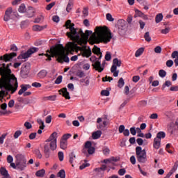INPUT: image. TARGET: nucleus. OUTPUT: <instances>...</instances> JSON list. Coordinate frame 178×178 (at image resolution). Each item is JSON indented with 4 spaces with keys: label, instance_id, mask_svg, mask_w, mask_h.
Segmentation results:
<instances>
[{
    "label": "nucleus",
    "instance_id": "43",
    "mask_svg": "<svg viewBox=\"0 0 178 178\" xmlns=\"http://www.w3.org/2000/svg\"><path fill=\"white\" fill-rule=\"evenodd\" d=\"M76 76H77L78 77H80V79H81V78L86 76V74H84V72H83L82 70H79V71L76 72Z\"/></svg>",
    "mask_w": 178,
    "mask_h": 178
},
{
    "label": "nucleus",
    "instance_id": "29",
    "mask_svg": "<svg viewBox=\"0 0 178 178\" xmlns=\"http://www.w3.org/2000/svg\"><path fill=\"white\" fill-rule=\"evenodd\" d=\"M144 53V47H140L139 48L135 54V56L136 58H138V56H141V55H143V54Z\"/></svg>",
    "mask_w": 178,
    "mask_h": 178
},
{
    "label": "nucleus",
    "instance_id": "61",
    "mask_svg": "<svg viewBox=\"0 0 178 178\" xmlns=\"http://www.w3.org/2000/svg\"><path fill=\"white\" fill-rule=\"evenodd\" d=\"M42 85L40 83L38 82H33L32 83V87H35V88H41Z\"/></svg>",
    "mask_w": 178,
    "mask_h": 178
},
{
    "label": "nucleus",
    "instance_id": "11",
    "mask_svg": "<svg viewBox=\"0 0 178 178\" xmlns=\"http://www.w3.org/2000/svg\"><path fill=\"white\" fill-rule=\"evenodd\" d=\"M11 19H13V9L10 7L5 11L3 20L4 22H9Z\"/></svg>",
    "mask_w": 178,
    "mask_h": 178
},
{
    "label": "nucleus",
    "instance_id": "12",
    "mask_svg": "<svg viewBox=\"0 0 178 178\" xmlns=\"http://www.w3.org/2000/svg\"><path fill=\"white\" fill-rule=\"evenodd\" d=\"M97 123L99 124L97 126V129H104V127H106L108 126V119L107 118H97Z\"/></svg>",
    "mask_w": 178,
    "mask_h": 178
},
{
    "label": "nucleus",
    "instance_id": "62",
    "mask_svg": "<svg viewBox=\"0 0 178 178\" xmlns=\"http://www.w3.org/2000/svg\"><path fill=\"white\" fill-rule=\"evenodd\" d=\"M173 61L172 60H168L166 61L167 67H172L173 66Z\"/></svg>",
    "mask_w": 178,
    "mask_h": 178
},
{
    "label": "nucleus",
    "instance_id": "32",
    "mask_svg": "<svg viewBox=\"0 0 178 178\" xmlns=\"http://www.w3.org/2000/svg\"><path fill=\"white\" fill-rule=\"evenodd\" d=\"M165 137H166V134L164 131H159L157 133L156 138L161 140V138H165Z\"/></svg>",
    "mask_w": 178,
    "mask_h": 178
},
{
    "label": "nucleus",
    "instance_id": "37",
    "mask_svg": "<svg viewBox=\"0 0 178 178\" xmlns=\"http://www.w3.org/2000/svg\"><path fill=\"white\" fill-rule=\"evenodd\" d=\"M159 76L161 77V79L166 77V71H165V70H160L159 71Z\"/></svg>",
    "mask_w": 178,
    "mask_h": 178
},
{
    "label": "nucleus",
    "instance_id": "13",
    "mask_svg": "<svg viewBox=\"0 0 178 178\" xmlns=\"http://www.w3.org/2000/svg\"><path fill=\"white\" fill-rule=\"evenodd\" d=\"M15 56H17V54L13 52L10 54H6L0 57L1 60H4V62H9L10 59H13Z\"/></svg>",
    "mask_w": 178,
    "mask_h": 178
},
{
    "label": "nucleus",
    "instance_id": "15",
    "mask_svg": "<svg viewBox=\"0 0 178 178\" xmlns=\"http://www.w3.org/2000/svg\"><path fill=\"white\" fill-rule=\"evenodd\" d=\"M35 13V9H34V8L33 7H29L26 10V17H29V18L34 17Z\"/></svg>",
    "mask_w": 178,
    "mask_h": 178
},
{
    "label": "nucleus",
    "instance_id": "52",
    "mask_svg": "<svg viewBox=\"0 0 178 178\" xmlns=\"http://www.w3.org/2000/svg\"><path fill=\"white\" fill-rule=\"evenodd\" d=\"M154 52L156 54H161V52H162V47H161V46H156L154 48Z\"/></svg>",
    "mask_w": 178,
    "mask_h": 178
},
{
    "label": "nucleus",
    "instance_id": "59",
    "mask_svg": "<svg viewBox=\"0 0 178 178\" xmlns=\"http://www.w3.org/2000/svg\"><path fill=\"white\" fill-rule=\"evenodd\" d=\"M169 31H170V28L166 27L165 29H162L161 33V34H168V33H169Z\"/></svg>",
    "mask_w": 178,
    "mask_h": 178
},
{
    "label": "nucleus",
    "instance_id": "27",
    "mask_svg": "<svg viewBox=\"0 0 178 178\" xmlns=\"http://www.w3.org/2000/svg\"><path fill=\"white\" fill-rule=\"evenodd\" d=\"M6 65L3 64V67H1L0 69H2L3 70H4V72H3V74H6V70H10V74H12V70L9 68V65H7L6 67H5ZM0 76H1V79H2V74H0Z\"/></svg>",
    "mask_w": 178,
    "mask_h": 178
},
{
    "label": "nucleus",
    "instance_id": "28",
    "mask_svg": "<svg viewBox=\"0 0 178 178\" xmlns=\"http://www.w3.org/2000/svg\"><path fill=\"white\" fill-rule=\"evenodd\" d=\"M44 175L45 170L44 169L40 170L35 172V176H37V177H44Z\"/></svg>",
    "mask_w": 178,
    "mask_h": 178
},
{
    "label": "nucleus",
    "instance_id": "51",
    "mask_svg": "<svg viewBox=\"0 0 178 178\" xmlns=\"http://www.w3.org/2000/svg\"><path fill=\"white\" fill-rule=\"evenodd\" d=\"M20 136H22V131L18 130L15 132L14 138H19V137H20Z\"/></svg>",
    "mask_w": 178,
    "mask_h": 178
},
{
    "label": "nucleus",
    "instance_id": "17",
    "mask_svg": "<svg viewBox=\"0 0 178 178\" xmlns=\"http://www.w3.org/2000/svg\"><path fill=\"white\" fill-rule=\"evenodd\" d=\"M164 115H165V116H166V118L168 119H169V120H175V113L170 111H165Z\"/></svg>",
    "mask_w": 178,
    "mask_h": 178
},
{
    "label": "nucleus",
    "instance_id": "42",
    "mask_svg": "<svg viewBox=\"0 0 178 178\" xmlns=\"http://www.w3.org/2000/svg\"><path fill=\"white\" fill-rule=\"evenodd\" d=\"M34 154L36 155L38 158H39V159H41L42 158V154H41V152L40 151V149H35Z\"/></svg>",
    "mask_w": 178,
    "mask_h": 178
},
{
    "label": "nucleus",
    "instance_id": "33",
    "mask_svg": "<svg viewBox=\"0 0 178 178\" xmlns=\"http://www.w3.org/2000/svg\"><path fill=\"white\" fill-rule=\"evenodd\" d=\"M72 8H73V1L70 0L67 5L66 12L69 13V12H70V10H72Z\"/></svg>",
    "mask_w": 178,
    "mask_h": 178
},
{
    "label": "nucleus",
    "instance_id": "19",
    "mask_svg": "<svg viewBox=\"0 0 178 178\" xmlns=\"http://www.w3.org/2000/svg\"><path fill=\"white\" fill-rule=\"evenodd\" d=\"M102 134V131H95L92 134V138L93 140H98V138H101Z\"/></svg>",
    "mask_w": 178,
    "mask_h": 178
},
{
    "label": "nucleus",
    "instance_id": "48",
    "mask_svg": "<svg viewBox=\"0 0 178 178\" xmlns=\"http://www.w3.org/2000/svg\"><path fill=\"white\" fill-rule=\"evenodd\" d=\"M55 6V2H51L46 6V10H51Z\"/></svg>",
    "mask_w": 178,
    "mask_h": 178
},
{
    "label": "nucleus",
    "instance_id": "46",
    "mask_svg": "<svg viewBox=\"0 0 178 178\" xmlns=\"http://www.w3.org/2000/svg\"><path fill=\"white\" fill-rule=\"evenodd\" d=\"M123 86H124V80H123V78H120L118 81V87L122 88Z\"/></svg>",
    "mask_w": 178,
    "mask_h": 178
},
{
    "label": "nucleus",
    "instance_id": "20",
    "mask_svg": "<svg viewBox=\"0 0 178 178\" xmlns=\"http://www.w3.org/2000/svg\"><path fill=\"white\" fill-rule=\"evenodd\" d=\"M44 29H47V25L40 26V25H34L33 26V31H42Z\"/></svg>",
    "mask_w": 178,
    "mask_h": 178
},
{
    "label": "nucleus",
    "instance_id": "57",
    "mask_svg": "<svg viewBox=\"0 0 178 178\" xmlns=\"http://www.w3.org/2000/svg\"><path fill=\"white\" fill-rule=\"evenodd\" d=\"M24 127H26V129L27 130H30V129H31L33 127V125H31V123H30L29 122H26L24 123Z\"/></svg>",
    "mask_w": 178,
    "mask_h": 178
},
{
    "label": "nucleus",
    "instance_id": "10",
    "mask_svg": "<svg viewBox=\"0 0 178 178\" xmlns=\"http://www.w3.org/2000/svg\"><path fill=\"white\" fill-rule=\"evenodd\" d=\"M38 51V48L37 47L31 48L26 52L19 56L18 59H26L27 58H30L31 55H33V54Z\"/></svg>",
    "mask_w": 178,
    "mask_h": 178
},
{
    "label": "nucleus",
    "instance_id": "47",
    "mask_svg": "<svg viewBox=\"0 0 178 178\" xmlns=\"http://www.w3.org/2000/svg\"><path fill=\"white\" fill-rule=\"evenodd\" d=\"M103 154L106 156H108V155H109V154H111V149H109V148H108V147L103 149Z\"/></svg>",
    "mask_w": 178,
    "mask_h": 178
},
{
    "label": "nucleus",
    "instance_id": "25",
    "mask_svg": "<svg viewBox=\"0 0 178 178\" xmlns=\"http://www.w3.org/2000/svg\"><path fill=\"white\" fill-rule=\"evenodd\" d=\"M47 74H48L47 70H43L38 74V76L39 77V79H44V77H47Z\"/></svg>",
    "mask_w": 178,
    "mask_h": 178
},
{
    "label": "nucleus",
    "instance_id": "24",
    "mask_svg": "<svg viewBox=\"0 0 178 178\" xmlns=\"http://www.w3.org/2000/svg\"><path fill=\"white\" fill-rule=\"evenodd\" d=\"M60 147L61 149H66L67 148V140H60Z\"/></svg>",
    "mask_w": 178,
    "mask_h": 178
},
{
    "label": "nucleus",
    "instance_id": "3",
    "mask_svg": "<svg viewBox=\"0 0 178 178\" xmlns=\"http://www.w3.org/2000/svg\"><path fill=\"white\" fill-rule=\"evenodd\" d=\"M5 70L0 68V74H2V78H0V101L3 102V98L8 94L6 91H11V94L16 92L19 83L17 79L14 74H10V70L6 71V74H3Z\"/></svg>",
    "mask_w": 178,
    "mask_h": 178
},
{
    "label": "nucleus",
    "instance_id": "31",
    "mask_svg": "<svg viewBox=\"0 0 178 178\" xmlns=\"http://www.w3.org/2000/svg\"><path fill=\"white\" fill-rule=\"evenodd\" d=\"M20 87H21V89L18 92L19 95H22V94L26 92L27 90V86H25L24 85H21Z\"/></svg>",
    "mask_w": 178,
    "mask_h": 178
},
{
    "label": "nucleus",
    "instance_id": "16",
    "mask_svg": "<svg viewBox=\"0 0 178 178\" xmlns=\"http://www.w3.org/2000/svg\"><path fill=\"white\" fill-rule=\"evenodd\" d=\"M60 92H62L63 97L65 98V99H70V95L69 92H67V88H63L60 90Z\"/></svg>",
    "mask_w": 178,
    "mask_h": 178
},
{
    "label": "nucleus",
    "instance_id": "23",
    "mask_svg": "<svg viewBox=\"0 0 178 178\" xmlns=\"http://www.w3.org/2000/svg\"><path fill=\"white\" fill-rule=\"evenodd\" d=\"M135 13H136L135 17H137V16H139L140 17H143V19H148V17L144 15V13L140 11V10H136Z\"/></svg>",
    "mask_w": 178,
    "mask_h": 178
},
{
    "label": "nucleus",
    "instance_id": "54",
    "mask_svg": "<svg viewBox=\"0 0 178 178\" xmlns=\"http://www.w3.org/2000/svg\"><path fill=\"white\" fill-rule=\"evenodd\" d=\"M129 131L132 136H136L137 134V130L136 129V127H131L129 129Z\"/></svg>",
    "mask_w": 178,
    "mask_h": 178
},
{
    "label": "nucleus",
    "instance_id": "34",
    "mask_svg": "<svg viewBox=\"0 0 178 178\" xmlns=\"http://www.w3.org/2000/svg\"><path fill=\"white\" fill-rule=\"evenodd\" d=\"M162 19H163V15L161 13L158 14L155 18L156 23H161Z\"/></svg>",
    "mask_w": 178,
    "mask_h": 178
},
{
    "label": "nucleus",
    "instance_id": "41",
    "mask_svg": "<svg viewBox=\"0 0 178 178\" xmlns=\"http://www.w3.org/2000/svg\"><path fill=\"white\" fill-rule=\"evenodd\" d=\"M0 173L2 175V176H9V174L8 173V170L5 169V168H1L0 169Z\"/></svg>",
    "mask_w": 178,
    "mask_h": 178
},
{
    "label": "nucleus",
    "instance_id": "53",
    "mask_svg": "<svg viewBox=\"0 0 178 178\" xmlns=\"http://www.w3.org/2000/svg\"><path fill=\"white\" fill-rule=\"evenodd\" d=\"M126 174V169L124 168H121L118 170V175L120 176H124V175Z\"/></svg>",
    "mask_w": 178,
    "mask_h": 178
},
{
    "label": "nucleus",
    "instance_id": "5",
    "mask_svg": "<svg viewBox=\"0 0 178 178\" xmlns=\"http://www.w3.org/2000/svg\"><path fill=\"white\" fill-rule=\"evenodd\" d=\"M66 35L68 38L72 40V41H76L79 45L82 46L83 44L86 45L87 44V41L80 40V31L77 32V29H76V28L70 29V32H67Z\"/></svg>",
    "mask_w": 178,
    "mask_h": 178
},
{
    "label": "nucleus",
    "instance_id": "26",
    "mask_svg": "<svg viewBox=\"0 0 178 178\" xmlns=\"http://www.w3.org/2000/svg\"><path fill=\"white\" fill-rule=\"evenodd\" d=\"M43 101H56V95L44 97Z\"/></svg>",
    "mask_w": 178,
    "mask_h": 178
},
{
    "label": "nucleus",
    "instance_id": "39",
    "mask_svg": "<svg viewBox=\"0 0 178 178\" xmlns=\"http://www.w3.org/2000/svg\"><path fill=\"white\" fill-rule=\"evenodd\" d=\"M177 168H178V161H177L174 163V165L170 172H171V173L174 174L175 172H176V170H177Z\"/></svg>",
    "mask_w": 178,
    "mask_h": 178
},
{
    "label": "nucleus",
    "instance_id": "21",
    "mask_svg": "<svg viewBox=\"0 0 178 178\" xmlns=\"http://www.w3.org/2000/svg\"><path fill=\"white\" fill-rule=\"evenodd\" d=\"M69 158H70V160H69L70 163L73 165V163H74V162H76V154H74V152H72L69 154Z\"/></svg>",
    "mask_w": 178,
    "mask_h": 178
},
{
    "label": "nucleus",
    "instance_id": "14",
    "mask_svg": "<svg viewBox=\"0 0 178 178\" xmlns=\"http://www.w3.org/2000/svg\"><path fill=\"white\" fill-rule=\"evenodd\" d=\"M92 52L95 54V55L99 56V58H97L98 60H99L102 58V53L101 52V49L99 47L94 46L92 49Z\"/></svg>",
    "mask_w": 178,
    "mask_h": 178
},
{
    "label": "nucleus",
    "instance_id": "35",
    "mask_svg": "<svg viewBox=\"0 0 178 178\" xmlns=\"http://www.w3.org/2000/svg\"><path fill=\"white\" fill-rule=\"evenodd\" d=\"M18 11L19 12V13H26V5H24V3L21 4L19 6Z\"/></svg>",
    "mask_w": 178,
    "mask_h": 178
},
{
    "label": "nucleus",
    "instance_id": "56",
    "mask_svg": "<svg viewBox=\"0 0 178 178\" xmlns=\"http://www.w3.org/2000/svg\"><path fill=\"white\" fill-rule=\"evenodd\" d=\"M101 95H104V97H109V90H102Z\"/></svg>",
    "mask_w": 178,
    "mask_h": 178
},
{
    "label": "nucleus",
    "instance_id": "36",
    "mask_svg": "<svg viewBox=\"0 0 178 178\" xmlns=\"http://www.w3.org/2000/svg\"><path fill=\"white\" fill-rule=\"evenodd\" d=\"M37 122L38 123V124H40V129H41L42 130H44V129H45V125L44 124V121H42V120L39 118L37 120Z\"/></svg>",
    "mask_w": 178,
    "mask_h": 178
},
{
    "label": "nucleus",
    "instance_id": "7",
    "mask_svg": "<svg viewBox=\"0 0 178 178\" xmlns=\"http://www.w3.org/2000/svg\"><path fill=\"white\" fill-rule=\"evenodd\" d=\"M17 169L18 170L23 171L26 168H27V159H26V156L23 154H17Z\"/></svg>",
    "mask_w": 178,
    "mask_h": 178
},
{
    "label": "nucleus",
    "instance_id": "1",
    "mask_svg": "<svg viewBox=\"0 0 178 178\" xmlns=\"http://www.w3.org/2000/svg\"><path fill=\"white\" fill-rule=\"evenodd\" d=\"M75 51H81L83 58H90V56L92 55V52L90 47L87 49V46L79 47L72 42H68L66 44L65 48L62 44L52 47L50 48V50H47L49 54L47 53L44 55L47 58H46V60L50 61L52 60L51 58H56L58 63H63V62L69 63V62H70V60L69 59V54L73 55V52Z\"/></svg>",
    "mask_w": 178,
    "mask_h": 178
},
{
    "label": "nucleus",
    "instance_id": "6",
    "mask_svg": "<svg viewBox=\"0 0 178 178\" xmlns=\"http://www.w3.org/2000/svg\"><path fill=\"white\" fill-rule=\"evenodd\" d=\"M136 155L138 162L140 163H145L147 162V152L143 149V147L137 146L136 147Z\"/></svg>",
    "mask_w": 178,
    "mask_h": 178
},
{
    "label": "nucleus",
    "instance_id": "55",
    "mask_svg": "<svg viewBox=\"0 0 178 178\" xmlns=\"http://www.w3.org/2000/svg\"><path fill=\"white\" fill-rule=\"evenodd\" d=\"M62 76L60 75L57 77V79L55 80V84H60L62 83Z\"/></svg>",
    "mask_w": 178,
    "mask_h": 178
},
{
    "label": "nucleus",
    "instance_id": "63",
    "mask_svg": "<svg viewBox=\"0 0 178 178\" xmlns=\"http://www.w3.org/2000/svg\"><path fill=\"white\" fill-rule=\"evenodd\" d=\"M171 57L172 58V59H176V58H178V51H175L172 53L171 54Z\"/></svg>",
    "mask_w": 178,
    "mask_h": 178
},
{
    "label": "nucleus",
    "instance_id": "40",
    "mask_svg": "<svg viewBox=\"0 0 178 178\" xmlns=\"http://www.w3.org/2000/svg\"><path fill=\"white\" fill-rule=\"evenodd\" d=\"M172 86V82L170 81H166L162 86V90H165L166 87H170Z\"/></svg>",
    "mask_w": 178,
    "mask_h": 178
},
{
    "label": "nucleus",
    "instance_id": "4",
    "mask_svg": "<svg viewBox=\"0 0 178 178\" xmlns=\"http://www.w3.org/2000/svg\"><path fill=\"white\" fill-rule=\"evenodd\" d=\"M56 140H58V132H53L49 138L46 140L45 145H44V156L46 158H48L49 156V154L51 152L50 149L51 151H55L56 149Z\"/></svg>",
    "mask_w": 178,
    "mask_h": 178
},
{
    "label": "nucleus",
    "instance_id": "49",
    "mask_svg": "<svg viewBox=\"0 0 178 178\" xmlns=\"http://www.w3.org/2000/svg\"><path fill=\"white\" fill-rule=\"evenodd\" d=\"M58 159L60 162H62L63 161L64 159V154H63V152H59L58 153Z\"/></svg>",
    "mask_w": 178,
    "mask_h": 178
},
{
    "label": "nucleus",
    "instance_id": "2",
    "mask_svg": "<svg viewBox=\"0 0 178 178\" xmlns=\"http://www.w3.org/2000/svg\"><path fill=\"white\" fill-rule=\"evenodd\" d=\"M79 34L80 40H83V41H87L88 37L92 35L90 40L94 44H108L112 40V33L108 31V28L106 26H97L93 33L92 31L90 30H86L84 33L83 29H80Z\"/></svg>",
    "mask_w": 178,
    "mask_h": 178
},
{
    "label": "nucleus",
    "instance_id": "38",
    "mask_svg": "<svg viewBox=\"0 0 178 178\" xmlns=\"http://www.w3.org/2000/svg\"><path fill=\"white\" fill-rule=\"evenodd\" d=\"M144 38L147 42H151V36L149 35V32H146L145 33Z\"/></svg>",
    "mask_w": 178,
    "mask_h": 178
},
{
    "label": "nucleus",
    "instance_id": "8",
    "mask_svg": "<svg viewBox=\"0 0 178 178\" xmlns=\"http://www.w3.org/2000/svg\"><path fill=\"white\" fill-rule=\"evenodd\" d=\"M122 65V60L118 59V58H114L113 60V65L111 66V72L113 73L114 77H118L119 76V70H118V67H120Z\"/></svg>",
    "mask_w": 178,
    "mask_h": 178
},
{
    "label": "nucleus",
    "instance_id": "58",
    "mask_svg": "<svg viewBox=\"0 0 178 178\" xmlns=\"http://www.w3.org/2000/svg\"><path fill=\"white\" fill-rule=\"evenodd\" d=\"M113 80V78L111 76H106L105 77L102 78V81H112Z\"/></svg>",
    "mask_w": 178,
    "mask_h": 178
},
{
    "label": "nucleus",
    "instance_id": "64",
    "mask_svg": "<svg viewBox=\"0 0 178 178\" xmlns=\"http://www.w3.org/2000/svg\"><path fill=\"white\" fill-rule=\"evenodd\" d=\"M170 91L177 92L178 91V85L177 86H171L170 88Z\"/></svg>",
    "mask_w": 178,
    "mask_h": 178
},
{
    "label": "nucleus",
    "instance_id": "50",
    "mask_svg": "<svg viewBox=\"0 0 178 178\" xmlns=\"http://www.w3.org/2000/svg\"><path fill=\"white\" fill-rule=\"evenodd\" d=\"M106 17V19L108 20V22H113V20H115V19H113L111 13H107Z\"/></svg>",
    "mask_w": 178,
    "mask_h": 178
},
{
    "label": "nucleus",
    "instance_id": "18",
    "mask_svg": "<svg viewBox=\"0 0 178 178\" xmlns=\"http://www.w3.org/2000/svg\"><path fill=\"white\" fill-rule=\"evenodd\" d=\"M153 147L155 149L161 148V139L155 138L154 139Z\"/></svg>",
    "mask_w": 178,
    "mask_h": 178
},
{
    "label": "nucleus",
    "instance_id": "30",
    "mask_svg": "<svg viewBox=\"0 0 178 178\" xmlns=\"http://www.w3.org/2000/svg\"><path fill=\"white\" fill-rule=\"evenodd\" d=\"M57 177H60V178H66V172H65V170H60L57 173Z\"/></svg>",
    "mask_w": 178,
    "mask_h": 178
},
{
    "label": "nucleus",
    "instance_id": "44",
    "mask_svg": "<svg viewBox=\"0 0 178 178\" xmlns=\"http://www.w3.org/2000/svg\"><path fill=\"white\" fill-rule=\"evenodd\" d=\"M105 59L107 60V62H109L111 59H112V55L109 51H106V55H105Z\"/></svg>",
    "mask_w": 178,
    "mask_h": 178
},
{
    "label": "nucleus",
    "instance_id": "45",
    "mask_svg": "<svg viewBox=\"0 0 178 178\" xmlns=\"http://www.w3.org/2000/svg\"><path fill=\"white\" fill-rule=\"evenodd\" d=\"M70 137H72V134H65L63 136L61 140H64L65 141H67V140H69V138H70Z\"/></svg>",
    "mask_w": 178,
    "mask_h": 178
},
{
    "label": "nucleus",
    "instance_id": "60",
    "mask_svg": "<svg viewBox=\"0 0 178 178\" xmlns=\"http://www.w3.org/2000/svg\"><path fill=\"white\" fill-rule=\"evenodd\" d=\"M82 13L84 16V17H87V16H88V8H84Z\"/></svg>",
    "mask_w": 178,
    "mask_h": 178
},
{
    "label": "nucleus",
    "instance_id": "9",
    "mask_svg": "<svg viewBox=\"0 0 178 178\" xmlns=\"http://www.w3.org/2000/svg\"><path fill=\"white\" fill-rule=\"evenodd\" d=\"M90 59L91 62H94L95 60V62L92 64V66L94 67V69H95V70L99 72V73H102V72L104 71V64L102 63L101 65V61H99L98 58H96L95 56L91 57Z\"/></svg>",
    "mask_w": 178,
    "mask_h": 178
},
{
    "label": "nucleus",
    "instance_id": "22",
    "mask_svg": "<svg viewBox=\"0 0 178 178\" xmlns=\"http://www.w3.org/2000/svg\"><path fill=\"white\" fill-rule=\"evenodd\" d=\"M65 26L66 29H69V30L75 29L74 24L72 23V20H70V19H68L66 21Z\"/></svg>",
    "mask_w": 178,
    "mask_h": 178
}]
</instances>
